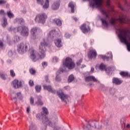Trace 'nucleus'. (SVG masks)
<instances>
[{"label":"nucleus","instance_id":"5","mask_svg":"<svg viewBox=\"0 0 130 130\" xmlns=\"http://www.w3.org/2000/svg\"><path fill=\"white\" fill-rule=\"evenodd\" d=\"M119 22L121 24L123 23L129 24L130 23V17L127 16L122 15V16H119L118 19H114L112 18L110 20V22L112 25H114L116 22Z\"/></svg>","mask_w":130,"mask_h":130},{"label":"nucleus","instance_id":"26","mask_svg":"<svg viewBox=\"0 0 130 130\" xmlns=\"http://www.w3.org/2000/svg\"><path fill=\"white\" fill-rule=\"evenodd\" d=\"M102 23L105 27H108V22H107V21L105 18H102L101 19Z\"/></svg>","mask_w":130,"mask_h":130},{"label":"nucleus","instance_id":"60","mask_svg":"<svg viewBox=\"0 0 130 130\" xmlns=\"http://www.w3.org/2000/svg\"><path fill=\"white\" fill-rule=\"evenodd\" d=\"M118 7H119V9H120V10H121L122 11L123 10V9L122 8V6H121V5L119 4Z\"/></svg>","mask_w":130,"mask_h":130},{"label":"nucleus","instance_id":"59","mask_svg":"<svg viewBox=\"0 0 130 130\" xmlns=\"http://www.w3.org/2000/svg\"><path fill=\"white\" fill-rule=\"evenodd\" d=\"M93 73H94V68H91L90 73H89V75L91 74H93Z\"/></svg>","mask_w":130,"mask_h":130},{"label":"nucleus","instance_id":"1","mask_svg":"<svg viewBox=\"0 0 130 130\" xmlns=\"http://www.w3.org/2000/svg\"><path fill=\"white\" fill-rule=\"evenodd\" d=\"M119 38L122 42L127 46L128 51H130V30L128 29H118L117 30Z\"/></svg>","mask_w":130,"mask_h":130},{"label":"nucleus","instance_id":"3","mask_svg":"<svg viewBox=\"0 0 130 130\" xmlns=\"http://www.w3.org/2000/svg\"><path fill=\"white\" fill-rule=\"evenodd\" d=\"M102 3H103V0H92V2H90V6L92 7V8H98L101 11V12L103 15L106 16V18H108L109 19V15L108 13L103 9V7L102 5Z\"/></svg>","mask_w":130,"mask_h":130},{"label":"nucleus","instance_id":"29","mask_svg":"<svg viewBox=\"0 0 130 130\" xmlns=\"http://www.w3.org/2000/svg\"><path fill=\"white\" fill-rule=\"evenodd\" d=\"M7 16L9 19H12L14 17V14L12 13V11H11V10L7 11Z\"/></svg>","mask_w":130,"mask_h":130},{"label":"nucleus","instance_id":"9","mask_svg":"<svg viewBox=\"0 0 130 130\" xmlns=\"http://www.w3.org/2000/svg\"><path fill=\"white\" fill-rule=\"evenodd\" d=\"M46 19H47V15L43 13L42 14L37 15L35 20L37 23H42V24H44L45 21H46Z\"/></svg>","mask_w":130,"mask_h":130},{"label":"nucleus","instance_id":"6","mask_svg":"<svg viewBox=\"0 0 130 130\" xmlns=\"http://www.w3.org/2000/svg\"><path fill=\"white\" fill-rule=\"evenodd\" d=\"M75 63L73 61L72 58L67 57L66 58L65 61L63 62V66L68 68L69 70H73L75 68Z\"/></svg>","mask_w":130,"mask_h":130},{"label":"nucleus","instance_id":"63","mask_svg":"<svg viewBox=\"0 0 130 130\" xmlns=\"http://www.w3.org/2000/svg\"><path fill=\"white\" fill-rule=\"evenodd\" d=\"M3 45H4V44H3V42L0 41V46H3Z\"/></svg>","mask_w":130,"mask_h":130},{"label":"nucleus","instance_id":"4","mask_svg":"<svg viewBox=\"0 0 130 130\" xmlns=\"http://www.w3.org/2000/svg\"><path fill=\"white\" fill-rule=\"evenodd\" d=\"M48 45L47 42L45 40H43V42H41L39 49V57L40 59H43L46 55V47Z\"/></svg>","mask_w":130,"mask_h":130},{"label":"nucleus","instance_id":"64","mask_svg":"<svg viewBox=\"0 0 130 130\" xmlns=\"http://www.w3.org/2000/svg\"><path fill=\"white\" fill-rule=\"evenodd\" d=\"M42 130H46V126H45L44 127V128H42Z\"/></svg>","mask_w":130,"mask_h":130},{"label":"nucleus","instance_id":"49","mask_svg":"<svg viewBox=\"0 0 130 130\" xmlns=\"http://www.w3.org/2000/svg\"><path fill=\"white\" fill-rule=\"evenodd\" d=\"M83 61V59H80L77 62L76 64L77 66H81V63Z\"/></svg>","mask_w":130,"mask_h":130},{"label":"nucleus","instance_id":"12","mask_svg":"<svg viewBox=\"0 0 130 130\" xmlns=\"http://www.w3.org/2000/svg\"><path fill=\"white\" fill-rule=\"evenodd\" d=\"M80 29L84 34H86V33H88V32L91 30L90 26L89 25H86L85 23L82 24L80 26Z\"/></svg>","mask_w":130,"mask_h":130},{"label":"nucleus","instance_id":"33","mask_svg":"<svg viewBox=\"0 0 130 130\" xmlns=\"http://www.w3.org/2000/svg\"><path fill=\"white\" fill-rule=\"evenodd\" d=\"M52 127H54V129L53 130H60L61 129V128H60V127L58 126H55V124H52L51 125V126Z\"/></svg>","mask_w":130,"mask_h":130},{"label":"nucleus","instance_id":"32","mask_svg":"<svg viewBox=\"0 0 130 130\" xmlns=\"http://www.w3.org/2000/svg\"><path fill=\"white\" fill-rule=\"evenodd\" d=\"M29 130H37V127L34 124L32 123L29 126Z\"/></svg>","mask_w":130,"mask_h":130},{"label":"nucleus","instance_id":"37","mask_svg":"<svg viewBox=\"0 0 130 130\" xmlns=\"http://www.w3.org/2000/svg\"><path fill=\"white\" fill-rule=\"evenodd\" d=\"M35 89H36V92H37V93H39V92L41 91V86L36 85L35 87Z\"/></svg>","mask_w":130,"mask_h":130},{"label":"nucleus","instance_id":"31","mask_svg":"<svg viewBox=\"0 0 130 130\" xmlns=\"http://www.w3.org/2000/svg\"><path fill=\"white\" fill-rule=\"evenodd\" d=\"M35 104L37 105V106H42V105H43V102L41 101V99H38V101L35 102Z\"/></svg>","mask_w":130,"mask_h":130},{"label":"nucleus","instance_id":"18","mask_svg":"<svg viewBox=\"0 0 130 130\" xmlns=\"http://www.w3.org/2000/svg\"><path fill=\"white\" fill-rule=\"evenodd\" d=\"M56 34L55 30H51L48 34V37L51 39H54V38H56Z\"/></svg>","mask_w":130,"mask_h":130},{"label":"nucleus","instance_id":"8","mask_svg":"<svg viewBox=\"0 0 130 130\" xmlns=\"http://www.w3.org/2000/svg\"><path fill=\"white\" fill-rule=\"evenodd\" d=\"M57 94L62 102H64L66 104H67L68 102L70 101V96L64 94L63 92H62V90L58 91L57 92Z\"/></svg>","mask_w":130,"mask_h":130},{"label":"nucleus","instance_id":"20","mask_svg":"<svg viewBox=\"0 0 130 130\" xmlns=\"http://www.w3.org/2000/svg\"><path fill=\"white\" fill-rule=\"evenodd\" d=\"M43 87L44 90H47V91L51 93H53V94L55 93V90L52 89V87L50 85H44Z\"/></svg>","mask_w":130,"mask_h":130},{"label":"nucleus","instance_id":"52","mask_svg":"<svg viewBox=\"0 0 130 130\" xmlns=\"http://www.w3.org/2000/svg\"><path fill=\"white\" fill-rule=\"evenodd\" d=\"M65 37L66 38H69L70 37H71V35H70V34L68 33V32H66L65 34V35H64Z\"/></svg>","mask_w":130,"mask_h":130},{"label":"nucleus","instance_id":"23","mask_svg":"<svg viewBox=\"0 0 130 130\" xmlns=\"http://www.w3.org/2000/svg\"><path fill=\"white\" fill-rule=\"evenodd\" d=\"M53 23H54V24H56L57 26H61V25L62 24V23L61 22V20L60 19H54L53 20Z\"/></svg>","mask_w":130,"mask_h":130},{"label":"nucleus","instance_id":"21","mask_svg":"<svg viewBox=\"0 0 130 130\" xmlns=\"http://www.w3.org/2000/svg\"><path fill=\"white\" fill-rule=\"evenodd\" d=\"M93 125H94L95 128H96L97 129H101L102 128V124L99 123L98 122H92L91 125L93 126Z\"/></svg>","mask_w":130,"mask_h":130},{"label":"nucleus","instance_id":"10","mask_svg":"<svg viewBox=\"0 0 130 130\" xmlns=\"http://www.w3.org/2000/svg\"><path fill=\"white\" fill-rule=\"evenodd\" d=\"M37 4L43 6V9L47 10L49 8V3L52 0H36Z\"/></svg>","mask_w":130,"mask_h":130},{"label":"nucleus","instance_id":"35","mask_svg":"<svg viewBox=\"0 0 130 130\" xmlns=\"http://www.w3.org/2000/svg\"><path fill=\"white\" fill-rule=\"evenodd\" d=\"M100 56L101 58H102V59H103V60H106L107 61H108V60H109L110 59V57L102 55H100Z\"/></svg>","mask_w":130,"mask_h":130},{"label":"nucleus","instance_id":"36","mask_svg":"<svg viewBox=\"0 0 130 130\" xmlns=\"http://www.w3.org/2000/svg\"><path fill=\"white\" fill-rule=\"evenodd\" d=\"M74 79H75V78L74 77V75H71L68 78V83H71V82H73V81H74Z\"/></svg>","mask_w":130,"mask_h":130},{"label":"nucleus","instance_id":"2","mask_svg":"<svg viewBox=\"0 0 130 130\" xmlns=\"http://www.w3.org/2000/svg\"><path fill=\"white\" fill-rule=\"evenodd\" d=\"M8 31L10 32H14V33L19 32L21 35L25 36L26 37L29 35V29L25 26H18L17 27H9Z\"/></svg>","mask_w":130,"mask_h":130},{"label":"nucleus","instance_id":"34","mask_svg":"<svg viewBox=\"0 0 130 130\" xmlns=\"http://www.w3.org/2000/svg\"><path fill=\"white\" fill-rule=\"evenodd\" d=\"M13 41L14 43H16V42L20 41V37L18 36H15L13 38Z\"/></svg>","mask_w":130,"mask_h":130},{"label":"nucleus","instance_id":"7","mask_svg":"<svg viewBox=\"0 0 130 130\" xmlns=\"http://www.w3.org/2000/svg\"><path fill=\"white\" fill-rule=\"evenodd\" d=\"M28 51V46L27 44L21 43L17 45V51L20 54H23Z\"/></svg>","mask_w":130,"mask_h":130},{"label":"nucleus","instance_id":"43","mask_svg":"<svg viewBox=\"0 0 130 130\" xmlns=\"http://www.w3.org/2000/svg\"><path fill=\"white\" fill-rule=\"evenodd\" d=\"M7 4V1L5 0H0V6H2V5H6Z\"/></svg>","mask_w":130,"mask_h":130},{"label":"nucleus","instance_id":"41","mask_svg":"<svg viewBox=\"0 0 130 130\" xmlns=\"http://www.w3.org/2000/svg\"><path fill=\"white\" fill-rule=\"evenodd\" d=\"M0 77L2 78V79H3V80H6V76L3 73L0 72Z\"/></svg>","mask_w":130,"mask_h":130},{"label":"nucleus","instance_id":"62","mask_svg":"<svg viewBox=\"0 0 130 130\" xmlns=\"http://www.w3.org/2000/svg\"><path fill=\"white\" fill-rule=\"evenodd\" d=\"M73 20H74L75 22H77V21H78V19H77L76 17H73Z\"/></svg>","mask_w":130,"mask_h":130},{"label":"nucleus","instance_id":"15","mask_svg":"<svg viewBox=\"0 0 130 130\" xmlns=\"http://www.w3.org/2000/svg\"><path fill=\"white\" fill-rule=\"evenodd\" d=\"M85 82H97L98 81L95 77L93 76H89L85 78Z\"/></svg>","mask_w":130,"mask_h":130},{"label":"nucleus","instance_id":"50","mask_svg":"<svg viewBox=\"0 0 130 130\" xmlns=\"http://www.w3.org/2000/svg\"><path fill=\"white\" fill-rule=\"evenodd\" d=\"M53 61L57 62V61H58V58H57V57H53Z\"/></svg>","mask_w":130,"mask_h":130},{"label":"nucleus","instance_id":"38","mask_svg":"<svg viewBox=\"0 0 130 130\" xmlns=\"http://www.w3.org/2000/svg\"><path fill=\"white\" fill-rule=\"evenodd\" d=\"M17 95V98L18 99H20V100H22V99H23V95H22V93L21 92H18L16 94Z\"/></svg>","mask_w":130,"mask_h":130},{"label":"nucleus","instance_id":"30","mask_svg":"<svg viewBox=\"0 0 130 130\" xmlns=\"http://www.w3.org/2000/svg\"><path fill=\"white\" fill-rule=\"evenodd\" d=\"M44 116H45V115H44L43 113H39V114H38L37 115H36V117L38 119H42V118L43 117H44Z\"/></svg>","mask_w":130,"mask_h":130},{"label":"nucleus","instance_id":"55","mask_svg":"<svg viewBox=\"0 0 130 130\" xmlns=\"http://www.w3.org/2000/svg\"><path fill=\"white\" fill-rule=\"evenodd\" d=\"M8 55L11 57V56H13V52L12 51H9L8 52Z\"/></svg>","mask_w":130,"mask_h":130},{"label":"nucleus","instance_id":"17","mask_svg":"<svg viewBox=\"0 0 130 130\" xmlns=\"http://www.w3.org/2000/svg\"><path fill=\"white\" fill-rule=\"evenodd\" d=\"M38 28L37 27H33L31 30L30 33L31 34V39H33L35 40V39H36V33L37 32Z\"/></svg>","mask_w":130,"mask_h":130},{"label":"nucleus","instance_id":"39","mask_svg":"<svg viewBox=\"0 0 130 130\" xmlns=\"http://www.w3.org/2000/svg\"><path fill=\"white\" fill-rule=\"evenodd\" d=\"M100 70H101V71H104V70H105V69H106V66H105L104 64H101L100 66Z\"/></svg>","mask_w":130,"mask_h":130},{"label":"nucleus","instance_id":"14","mask_svg":"<svg viewBox=\"0 0 130 130\" xmlns=\"http://www.w3.org/2000/svg\"><path fill=\"white\" fill-rule=\"evenodd\" d=\"M97 56V53L95 50H91L89 51L88 54V58H95Z\"/></svg>","mask_w":130,"mask_h":130},{"label":"nucleus","instance_id":"19","mask_svg":"<svg viewBox=\"0 0 130 130\" xmlns=\"http://www.w3.org/2000/svg\"><path fill=\"white\" fill-rule=\"evenodd\" d=\"M42 119L43 120V123L46 124V125H49L50 126H51V124H52L51 122H50V121H49L48 119V118H47V117H46L45 115Z\"/></svg>","mask_w":130,"mask_h":130},{"label":"nucleus","instance_id":"28","mask_svg":"<svg viewBox=\"0 0 130 130\" xmlns=\"http://www.w3.org/2000/svg\"><path fill=\"white\" fill-rule=\"evenodd\" d=\"M14 23L22 24V23H24V20L22 18H16L14 20Z\"/></svg>","mask_w":130,"mask_h":130},{"label":"nucleus","instance_id":"54","mask_svg":"<svg viewBox=\"0 0 130 130\" xmlns=\"http://www.w3.org/2000/svg\"><path fill=\"white\" fill-rule=\"evenodd\" d=\"M42 66L43 67V68H45V67H47V62H42Z\"/></svg>","mask_w":130,"mask_h":130},{"label":"nucleus","instance_id":"53","mask_svg":"<svg viewBox=\"0 0 130 130\" xmlns=\"http://www.w3.org/2000/svg\"><path fill=\"white\" fill-rule=\"evenodd\" d=\"M31 111V108L30 107H28L26 109V112L27 113L29 114Z\"/></svg>","mask_w":130,"mask_h":130},{"label":"nucleus","instance_id":"25","mask_svg":"<svg viewBox=\"0 0 130 130\" xmlns=\"http://www.w3.org/2000/svg\"><path fill=\"white\" fill-rule=\"evenodd\" d=\"M3 21L2 23V27L6 28L8 25V19L6 17H3Z\"/></svg>","mask_w":130,"mask_h":130},{"label":"nucleus","instance_id":"11","mask_svg":"<svg viewBox=\"0 0 130 130\" xmlns=\"http://www.w3.org/2000/svg\"><path fill=\"white\" fill-rule=\"evenodd\" d=\"M22 85L23 83H22V81H19L17 79H15L12 82V86H13L15 89H18V88H21Z\"/></svg>","mask_w":130,"mask_h":130},{"label":"nucleus","instance_id":"57","mask_svg":"<svg viewBox=\"0 0 130 130\" xmlns=\"http://www.w3.org/2000/svg\"><path fill=\"white\" fill-rule=\"evenodd\" d=\"M110 71H111V68H107L106 69V72H107V73H110Z\"/></svg>","mask_w":130,"mask_h":130},{"label":"nucleus","instance_id":"58","mask_svg":"<svg viewBox=\"0 0 130 130\" xmlns=\"http://www.w3.org/2000/svg\"><path fill=\"white\" fill-rule=\"evenodd\" d=\"M110 2V0H108L107 1V6H108L109 8L111 7Z\"/></svg>","mask_w":130,"mask_h":130},{"label":"nucleus","instance_id":"45","mask_svg":"<svg viewBox=\"0 0 130 130\" xmlns=\"http://www.w3.org/2000/svg\"><path fill=\"white\" fill-rule=\"evenodd\" d=\"M29 72H30V74H31V75H35V73H36V71H35V70H34L33 69H31L29 70Z\"/></svg>","mask_w":130,"mask_h":130},{"label":"nucleus","instance_id":"22","mask_svg":"<svg viewBox=\"0 0 130 130\" xmlns=\"http://www.w3.org/2000/svg\"><path fill=\"white\" fill-rule=\"evenodd\" d=\"M112 82L113 84H115V85H120V84L122 83V81L121 80L115 77H114L113 78Z\"/></svg>","mask_w":130,"mask_h":130},{"label":"nucleus","instance_id":"44","mask_svg":"<svg viewBox=\"0 0 130 130\" xmlns=\"http://www.w3.org/2000/svg\"><path fill=\"white\" fill-rule=\"evenodd\" d=\"M110 92L112 95H114V93H115V89L113 88H111L110 89Z\"/></svg>","mask_w":130,"mask_h":130},{"label":"nucleus","instance_id":"24","mask_svg":"<svg viewBox=\"0 0 130 130\" xmlns=\"http://www.w3.org/2000/svg\"><path fill=\"white\" fill-rule=\"evenodd\" d=\"M54 43L57 46V47H61L62 45H61V39H57L55 40Z\"/></svg>","mask_w":130,"mask_h":130},{"label":"nucleus","instance_id":"46","mask_svg":"<svg viewBox=\"0 0 130 130\" xmlns=\"http://www.w3.org/2000/svg\"><path fill=\"white\" fill-rule=\"evenodd\" d=\"M30 103L31 105H33V104H34V98L33 97H30Z\"/></svg>","mask_w":130,"mask_h":130},{"label":"nucleus","instance_id":"47","mask_svg":"<svg viewBox=\"0 0 130 130\" xmlns=\"http://www.w3.org/2000/svg\"><path fill=\"white\" fill-rule=\"evenodd\" d=\"M28 83L30 87H32V86H34V82H33V80H29Z\"/></svg>","mask_w":130,"mask_h":130},{"label":"nucleus","instance_id":"61","mask_svg":"<svg viewBox=\"0 0 130 130\" xmlns=\"http://www.w3.org/2000/svg\"><path fill=\"white\" fill-rule=\"evenodd\" d=\"M48 76H46L45 77V81H46V82H48Z\"/></svg>","mask_w":130,"mask_h":130},{"label":"nucleus","instance_id":"13","mask_svg":"<svg viewBox=\"0 0 130 130\" xmlns=\"http://www.w3.org/2000/svg\"><path fill=\"white\" fill-rule=\"evenodd\" d=\"M30 52V57L33 60V61H36L37 59H36V51L34 49L31 48L29 50Z\"/></svg>","mask_w":130,"mask_h":130},{"label":"nucleus","instance_id":"40","mask_svg":"<svg viewBox=\"0 0 130 130\" xmlns=\"http://www.w3.org/2000/svg\"><path fill=\"white\" fill-rule=\"evenodd\" d=\"M42 109L44 113L45 114H48V110H47V108L44 107L42 108Z\"/></svg>","mask_w":130,"mask_h":130},{"label":"nucleus","instance_id":"56","mask_svg":"<svg viewBox=\"0 0 130 130\" xmlns=\"http://www.w3.org/2000/svg\"><path fill=\"white\" fill-rule=\"evenodd\" d=\"M0 15H2V16H4L5 11L3 10H0Z\"/></svg>","mask_w":130,"mask_h":130},{"label":"nucleus","instance_id":"27","mask_svg":"<svg viewBox=\"0 0 130 130\" xmlns=\"http://www.w3.org/2000/svg\"><path fill=\"white\" fill-rule=\"evenodd\" d=\"M69 7L71 8L72 13H75V10H74V9H75V5H74L73 2H71L69 4Z\"/></svg>","mask_w":130,"mask_h":130},{"label":"nucleus","instance_id":"51","mask_svg":"<svg viewBox=\"0 0 130 130\" xmlns=\"http://www.w3.org/2000/svg\"><path fill=\"white\" fill-rule=\"evenodd\" d=\"M55 81H56V82H60V81H61L60 77H59L58 76H57L56 77Z\"/></svg>","mask_w":130,"mask_h":130},{"label":"nucleus","instance_id":"42","mask_svg":"<svg viewBox=\"0 0 130 130\" xmlns=\"http://www.w3.org/2000/svg\"><path fill=\"white\" fill-rule=\"evenodd\" d=\"M10 76H11L12 77H14L15 76H16V74H15L14 70H10Z\"/></svg>","mask_w":130,"mask_h":130},{"label":"nucleus","instance_id":"16","mask_svg":"<svg viewBox=\"0 0 130 130\" xmlns=\"http://www.w3.org/2000/svg\"><path fill=\"white\" fill-rule=\"evenodd\" d=\"M60 3V2H59V1L54 2V3L52 5L51 9H53V11H56V10H58Z\"/></svg>","mask_w":130,"mask_h":130},{"label":"nucleus","instance_id":"48","mask_svg":"<svg viewBox=\"0 0 130 130\" xmlns=\"http://www.w3.org/2000/svg\"><path fill=\"white\" fill-rule=\"evenodd\" d=\"M121 124H125V119L122 118L120 120Z\"/></svg>","mask_w":130,"mask_h":130}]
</instances>
